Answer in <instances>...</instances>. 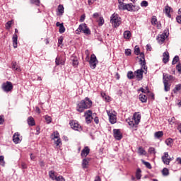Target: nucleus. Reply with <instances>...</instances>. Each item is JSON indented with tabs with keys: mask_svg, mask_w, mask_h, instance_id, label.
<instances>
[{
	"mask_svg": "<svg viewBox=\"0 0 181 181\" xmlns=\"http://www.w3.org/2000/svg\"><path fill=\"white\" fill-rule=\"evenodd\" d=\"M176 162L177 163V165H181V158L180 157L177 158Z\"/></svg>",
	"mask_w": 181,
	"mask_h": 181,
	"instance_id": "nucleus-64",
	"label": "nucleus"
},
{
	"mask_svg": "<svg viewBox=\"0 0 181 181\" xmlns=\"http://www.w3.org/2000/svg\"><path fill=\"white\" fill-rule=\"evenodd\" d=\"M27 122L28 125H30V127H35V119L32 116L28 117Z\"/></svg>",
	"mask_w": 181,
	"mask_h": 181,
	"instance_id": "nucleus-20",
	"label": "nucleus"
},
{
	"mask_svg": "<svg viewBox=\"0 0 181 181\" xmlns=\"http://www.w3.org/2000/svg\"><path fill=\"white\" fill-rule=\"evenodd\" d=\"M142 171L141 170L140 168H138L136 173V177L138 180H139V179H141V177H142V175H141V173Z\"/></svg>",
	"mask_w": 181,
	"mask_h": 181,
	"instance_id": "nucleus-36",
	"label": "nucleus"
},
{
	"mask_svg": "<svg viewBox=\"0 0 181 181\" xmlns=\"http://www.w3.org/2000/svg\"><path fill=\"white\" fill-rule=\"evenodd\" d=\"M162 173L163 176H168V175H169V170H168V168H163L162 170Z\"/></svg>",
	"mask_w": 181,
	"mask_h": 181,
	"instance_id": "nucleus-47",
	"label": "nucleus"
},
{
	"mask_svg": "<svg viewBox=\"0 0 181 181\" xmlns=\"http://www.w3.org/2000/svg\"><path fill=\"white\" fill-rule=\"evenodd\" d=\"M180 90H181V84L179 83L175 86V87L173 90V92L174 93V94H177V91H180Z\"/></svg>",
	"mask_w": 181,
	"mask_h": 181,
	"instance_id": "nucleus-31",
	"label": "nucleus"
},
{
	"mask_svg": "<svg viewBox=\"0 0 181 181\" xmlns=\"http://www.w3.org/2000/svg\"><path fill=\"white\" fill-rule=\"evenodd\" d=\"M151 25L155 26V25H156V22H158V19L156 18V16H153L151 18Z\"/></svg>",
	"mask_w": 181,
	"mask_h": 181,
	"instance_id": "nucleus-38",
	"label": "nucleus"
},
{
	"mask_svg": "<svg viewBox=\"0 0 181 181\" xmlns=\"http://www.w3.org/2000/svg\"><path fill=\"white\" fill-rule=\"evenodd\" d=\"M0 165H2V166H4V165H5V161H4L3 156H0Z\"/></svg>",
	"mask_w": 181,
	"mask_h": 181,
	"instance_id": "nucleus-57",
	"label": "nucleus"
},
{
	"mask_svg": "<svg viewBox=\"0 0 181 181\" xmlns=\"http://www.w3.org/2000/svg\"><path fill=\"white\" fill-rule=\"evenodd\" d=\"M84 115L86 117V122L87 124H91V119H93L94 117V115H93V112H91V110H87L86 112H85Z\"/></svg>",
	"mask_w": 181,
	"mask_h": 181,
	"instance_id": "nucleus-8",
	"label": "nucleus"
},
{
	"mask_svg": "<svg viewBox=\"0 0 181 181\" xmlns=\"http://www.w3.org/2000/svg\"><path fill=\"white\" fill-rule=\"evenodd\" d=\"M59 33H64V32H66V28H64L63 23H62V25L59 27Z\"/></svg>",
	"mask_w": 181,
	"mask_h": 181,
	"instance_id": "nucleus-39",
	"label": "nucleus"
},
{
	"mask_svg": "<svg viewBox=\"0 0 181 181\" xmlns=\"http://www.w3.org/2000/svg\"><path fill=\"white\" fill-rule=\"evenodd\" d=\"M98 25H99V26H103V25H104V18H103V17L99 18Z\"/></svg>",
	"mask_w": 181,
	"mask_h": 181,
	"instance_id": "nucleus-49",
	"label": "nucleus"
},
{
	"mask_svg": "<svg viewBox=\"0 0 181 181\" xmlns=\"http://www.w3.org/2000/svg\"><path fill=\"white\" fill-rule=\"evenodd\" d=\"M165 142L168 146L172 148L173 145V139H172V138L167 139Z\"/></svg>",
	"mask_w": 181,
	"mask_h": 181,
	"instance_id": "nucleus-25",
	"label": "nucleus"
},
{
	"mask_svg": "<svg viewBox=\"0 0 181 181\" xmlns=\"http://www.w3.org/2000/svg\"><path fill=\"white\" fill-rule=\"evenodd\" d=\"M139 52H140L139 47H138V45H136L134 47V53L136 54V56H138L139 54Z\"/></svg>",
	"mask_w": 181,
	"mask_h": 181,
	"instance_id": "nucleus-51",
	"label": "nucleus"
},
{
	"mask_svg": "<svg viewBox=\"0 0 181 181\" xmlns=\"http://www.w3.org/2000/svg\"><path fill=\"white\" fill-rule=\"evenodd\" d=\"M173 11V10L171 8V7L167 5L165 6L163 12L165 13V15H166V16H168V18H172V15H170V13Z\"/></svg>",
	"mask_w": 181,
	"mask_h": 181,
	"instance_id": "nucleus-13",
	"label": "nucleus"
},
{
	"mask_svg": "<svg viewBox=\"0 0 181 181\" xmlns=\"http://www.w3.org/2000/svg\"><path fill=\"white\" fill-rule=\"evenodd\" d=\"M148 153H150L151 155H155V153H156V151H155V148L153 147H150L148 148Z\"/></svg>",
	"mask_w": 181,
	"mask_h": 181,
	"instance_id": "nucleus-42",
	"label": "nucleus"
},
{
	"mask_svg": "<svg viewBox=\"0 0 181 181\" xmlns=\"http://www.w3.org/2000/svg\"><path fill=\"white\" fill-rule=\"evenodd\" d=\"M169 158V153L165 152L164 155L162 156V159H166Z\"/></svg>",
	"mask_w": 181,
	"mask_h": 181,
	"instance_id": "nucleus-59",
	"label": "nucleus"
},
{
	"mask_svg": "<svg viewBox=\"0 0 181 181\" xmlns=\"http://www.w3.org/2000/svg\"><path fill=\"white\" fill-rule=\"evenodd\" d=\"M163 84H164V90L168 92L170 91V83L168 82V79H166V75H163Z\"/></svg>",
	"mask_w": 181,
	"mask_h": 181,
	"instance_id": "nucleus-10",
	"label": "nucleus"
},
{
	"mask_svg": "<svg viewBox=\"0 0 181 181\" xmlns=\"http://www.w3.org/2000/svg\"><path fill=\"white\" fill-rule=\"evenodd\" d=\"M164 76H165V79L168 80V83H169V81H175V76H171V75H168V74H163Z\"/></svg>",
	"mask_w": 181,
	"mask_h": 181,
	"instance_id": "nucleus-27",
	"label": "nucleus"
},
{
	"mask_svg": "<svg viewBox=\"0 0 181 181\" xmlns=\"http://www.w3.org/2000/svg\"><path fill=\"white\" fill-rule=\"evenodd\" d=\"M69 124L72 129H74V131H78V132H81V131H83V127H81V125L78 124V122L72 120L69 122Z\"/></svg>",
	"mask_w": 181,
	"mask_h": 181,
	"instance_id": "nucleus-6",
	"label": "nucleus"
},
{
	"mask_svg": "<svg viewBox=\"0 0 181 181\" xmlns=\"http://www.w3.org/2000/svg\"><path fill=\"white\" fill-rule=\"evenodd\" d=\"M27 168H28V165H26V163H21V168L22 169H27Z\"/></svg>",
	"mask_w": 181,
	"mask_h": 181,
	"instance_id": "nucleus-63",
	"label": "nucleus"
},
{
	"mask_svg": "<svg viewBox=\"0 0 181 181\" xmlns=\"http://www.w3.org/2000/svg\"><path fill=\"white\" fill-rule=\"evenodd\" d=\"M140 64L141 66V69H138L137 71H134V77H136L139 81H141L142 78H144V70L148 69L146 67V62H145V54L144 52L140 53Z\"/></svg>",
	"mask_w": 181,
	"mask_h": 181,
	"instance_id": "nucleus-1",
	"label": "nucleus"
},
{
	"mask_svg": "<svg viewBox=\"0 0 181 181\" xmlns=\"http://www.w3.org/2000/svg\"><path fill=\"white\" fill-rule=\"evenodd\" d=\"M139 98L141 103H146V101H148V97L144 93H141L139 95Z\"/></svg>",
	"mask_w": 181,
	"mask_h": 181,
	"instance_id": "nucleus-22",
	"label": "nucleus"
},
{
	"mask_svg": "<svg viewBox=\"0 0 181 181\" xmlns=\"http://www.w3.org/2000/svg\"><path fill=\"white\" fill-rule=\"evenodd\" d=\"M90 153V148L88 146H86L81 153V156L82 158H87V156Z\"/></svg>",
	"mask_w": 181,
	"mask_h": 181,
	"instance_id": "nucleus-14",
	"label": "nucleus"
},
{
	"mask_svg": "<svg viewBox=\"0 0 181 181\" xmlns=\"http://www.w3.org/2000/svg\"><path fill=\"white\" fill-rule=\"evenodd\" d=\"M119 9L122 11H128L132 12V11H137L141 9L139 6H134L132 4H124Z\"/></svg>",
	"mask_w": 181,
	"mask_h": 181,
	"instance_id": "nucleus-3",
	"label": "nucleus"
},
{
	"mask_svg": "<svg viewBox=\"0 0 181 181\" xmlns=\"http://www.w3.org/2000/svg\"><path fill=\"white\" fill-rule=\"evenodd\" d=\"M71 60H72V66H74V67H77V66H78V60H77V59H71Z\"/></svg>",
	"mask_w": 181,
	"mask_h": 181,
	"instance_id": "nucleus-48",
	"label": "nucleus"
},
{
	"mask_svg": "<svg viewBox=\"0 0 181 181\" xmlns=\"http://www.w3.org/2000/svg\"><path fill=\"white\" fill-rule=\"evenodd\" d=\"M11 26H12V21H8L6 23V28L7 29V30H9V29H11Z\"/></svg>",
	"mask_w": 181,
	"mask_h": 181,
	"instance_id": "nucleus-43",
	"label": "nucleus"
},
{
	"mask_svg": "<svg viewBox=\"0 0 181 181\" xmlns=\"http://www.w3.org/2000/svg\"><path fill=\"white\" fill-rule=\"evenodd\" d=\"M55 180L56 181H65L66 180H64V177H63V176L59 175L55 178Z\"/></svg>",
	"mask_w": 181,
	"mask_h": 181,
	"instance_id": "nucleus-55",
	"label": "nucleus"
},
{
	"mask_svg": "<svg viewBox=\"0 0 181 181\" xmlns=\"http://www.w3.org/2000/svg\"><path fill=\"white\" fill-rule=\"evenodd\" d=\"M138 91H141L144 94H148L150 93L149 88H148V86H146L145 88H140L139 90H138Z\"/></svg>",
	"mask_w": 181,
	"mask_h": 181,
	"instance_id": "nucleus-30",
	"label": "nucleus"
},
{
	"mask_svg": "<svg viewBox=\"0 0 181 181\" xmlns=\"http://www.w3.org/2000/svg\"><path fill=\"white\" fill-rule=\"evenodd\" d=\"M165 39H166V34H160L157 37L158 43H163L165 42Z\"/></svg>",
	"mask_w": 181,
	"mask_h": 181,
	"instance_id": "nucleus-16",
	"label": "nucleus"
},
{
	"mask_svg": "<svg viewBox=\"0 0 181 181\" xmlns=\"http://www.w3.org/2000/svg\"><path fill=\"white\" fill-rule=\"evenodd\" d=\"M176 21H177V23H181V14L176 17Z\"/></svg>",
	"mask_w": 181,
	"mask_h": 181,
	"instance_id": "nucleus-62",
	"label": "nucleus"
},
{
	"mask_svg": "<svg viewBox=\"0 0 181 181\" xmlns=\"http://www.w3.org/2000/svg\"><path fill=\"white\" fill-rule=\"evenodd\" d=\"M83 33L84 35H91V30H90V28L88 27L84 30Z\"/></svg>",
	"mask_w": 181,
	"mask_h": 181,
	"instance_id": "nucleus-52",
	"label": "nucleus"
},
{
	"mask_svg": "<svg viewBox=\"0 0 181 181\" xmlns=\"http://www.w3.org/2000/svg\"><path fill=\"white\" fill-rule=\"evenodd\" d=\"M123 35L124 39H129L131 37V32L128 30L124 31Z\"/></svg>",
	"mask_w": 181,
	"mask_h": 181,
	"instance_id": "nucleus-35",
	"label": "nucleus"
},
{
	"mask_svg": "<svg viewBox=\"0 0 181 181\" xmlns=\"http://www.w3.org/2000/svg\"><path fill=\"white\" fill-rule=\"evenodd\" d=\"M13 142L14 144H19L21 142V139L19 138V133H15L13 136Z\"/></svg>",
	"mask_w": 181,
	"mask_h": 181,
	"instance_id": "nucleus-17",
	"label": "nucleus"
},
{
	"mask_svg": "<svg viewBox=\"0 0 181 181\" xmlns=\"http://www.w3.org/2000/svg\"><path fill=\"white\" fill-rule=\"evenodd\" d=\"M58 12L59 13V15H63V13H64V6H63V5L59 4L58 6Z\"/></svg>",
	"mask_w": 181,
	"mask_h": 181,
	"instance_id": "nucleus-32",
	"label": "nucleus"
},
{
	"mask_svg": "<svg viewBox=\"0 0 181 181\" xmlns=\"http://www.w3.org/2000/svg\"><path fill=\"white\" fill-rule=\"evenodd\" d=\"M12 40H13V46L14 49H16V47H18V35L13 34Z\"/></svg>",
	"mask_w": 181,
	"mask_h": 181,
	"instance_id": "nucleus-18",
	"label": "nucleus"
},
{
	"mask_svg": "<svg viewBox=\"0 0 181 181\" xmlns=\"http://www.w3.org/2000/svg\"><path fill=\"white\" fill-rule=\"evenodd\" d=\"M45 119L47 124H50V122H52V117H50L49 116L45 115Z\"/></svg>",
	"mask_w": 181,
	"mask_h": 181,
	"instance_id": "nucleus-45",
	"label": "nucleus"
},
{
	"mask_svg": "<svg viewBox=\"0 0 181 181\" xmlns=\"http://www.w3.org/2000/svg\"><path fill=\"white\" fill-rule=\"evenodd\" d=\"M162 160L165 165H169L170 163V159L168 158H162Z\"/></svg>",
	"mask_w": 181,
	"mask_h": 181,
	"instance_id": "nucleus-50",
	"label": "nucleus"
},
{
	"mask_svg": "<svg viewBox=\"0 0 181 181\" xmlns=\"http://www.w3.org/2000/svg\"><path fill=\"white\" fill-rule=\"evenodd\" d=\"M138 153H139V155H145V153H146V151H145V149H144L142 147H139Z\"/></svg>",
	"mask_w": 181,
	"mask_h": 181,
	"instance_id": "nucleus-40",
	"label": "nucleus"
},
{
	"mask_svg": "<svg viewBox=\"0 0 181 181\" xmlns=\"http://www.w3.org/2000/svg\"><path fill=\"white\" fill-rule=\"evenodd\" d=\"M91 105H93V101L90 98H86L76 105V111L78 112H84L85 110L91 108Z\"/></svg>",
	"mask_w": 181,
	"mask_h": 181,
	"instance_id": "nucleus-2",
	"label": "nucleus"
},
{
	"mask_svg": "<svg viewBox=\"0 0 181 181\" xmlns=\"http://www.w3.org/2000/svg\"><path fill=\"white\" fill-rule=\"evenodd\" d=\"M57 173L53 170H50L49 172V176L50 179H52V180H56V177H57Z\"/></svg>",
	"mask_w": 181,
	"mask_h": 181,
	"instance_id": "nucleus-24",
	"label": "nucleus"
},
{
	"mask_svg": "<svg viewBox=\"0 0 181 181\" xmlns=\"http://www.w3.org/2000/svg\"><path fill=\"white\" fill-rule=\"evenodd\" d=\"M168 122L170 124V125H173V124H179V122L176 121L175 117H173L171 119H168Z\"/></svg>",
	"mask_w": 181,
	"mask_h": 181,
	"instance_id": "nucleus-34",
	"label": "nucleus"
},
{
	"mask_svg": "<svg viewBox=\"0 0 181 181\" xmlns=\"http://www.w3.org/2000/svg\"><path fill=\"white\" fill-rule=\"evenodd\" d=\"M119 9L124 4V0H118Z\"/></svg>",
	"mask_w": 181,
	"mask_h": 181,
	"instance_id": "nucleus-60",
	"label": "nucleus"
},
{
	"mask_svg": "<svg viewBox=\"0 0 181 181\" xmlns=\"http://www.w3.org/2000/svg\"><path fill=\"white\" fill-rule=\"evenodd\" d=\"M87 24L86 23H82L79 25L78 28L76 30V33L77 35H80V32H84L86 30V28H87Z\"/></svg>",
	"mask_w": 181,
	"mask_h": 181,
	"instance_id": "nucleus-12",
	"label": "nucleus"
},
{
	"mask_svg": "<svg viewBox=\"0 0 181 181\" xmlns=\"http://www.w3.org/2000/svg\"><path fill=\"white\" fill-rule=\"evenodd\" d=\"M148 1H143L141 3V6H142L143 8H146V6H148Z\"/></svg>",
	"mask_w": 181,
	"mask_h": 181,
	"instance_id": "nucleus-53",
	"label": "nucleus"
},
{
	"mask_svg": "<svg viewBox=\"0 0 181 181\" xmlns=\"http://www.w3.org/2000/svg\"><path fill=\"white\" fill-rule=\"evenodd\" d=\"M163 62L165 64L169 62V52H165L163 54Z\"/></svg>",
	"mask_w": 181,
	"mask_h": 181,
	"instance_id": "nucleus-19",
	"label": "nucleus"
},
{
	"mask_svg": "<svg viewBox=\"0 0 181 181\" xmlns=\"http://www.w3.org/2000/svg\"><path fill=\"white\" fill-rule=\"evenodd\" d=\"M107 114L109 117L110 122L111 124H115L117 122V116L108 110H107Z\"/></svg>",
	"mask_w": 181,
	"mask_h": 181,
	"instance_id": "nucleus-11",
	"label": "nucleus"
},
{
	"mask_svg": "<svg viewBox=\"0 0 181 181\" xmlns=\"http://www.w3.org/2000/svg\"><path fill=\"white\" fill-rule=\"evenodd\" d=\"M90 162L89 158H83L82 161V167L83 169H87V166L88 165V163Z\"/></svg>",
	"mask_w": 181,
	"mask_h": 181,
	"instance_id": "nucleus-23",
	"label": "nucleus"
},
{
	"mask_svg": "<svg viewBox=\"0 0 181 181\" xmlns=\"http://www.w3.org/2000/svg\"><path fill=\"white\" fill-rule=\"evenodd\" d=\"M125 54H126V56H131V54H132L131 49H125Z\"/></svg>",
	"mask_w": 181,
	"mask_h": 181,
	"instance_id": "nucleus-56",
	"label": "nucleus"
},
{
	"mask_svg": "<svg viewBox=\"0 0 181 181\" xmlns=\"http://www.w3.org/2000/svg\"><path fill=\"white\" fill-rule=\"evenodd\" d=\"M52 137L53 141L60 139L59 132H57V131L54 132L53 134H52Z\"/></svg>",
	"mask_w": 181,
	"mask_h": 181,
	"instance_id": "nucleus-26",
	"label": "nucleus"
},
{
	"mask_svg": "<svg viewBox=\"0 0 181 181\" xmlns=\"http://www.w3.org/2000/svg\"><path fill=\"white\" fill-rule=\"evenodd\" d=\"M64 37H60L58 40V45H63V40H64Z\"/></svg>",
	"mask_w": 181,
	"mask_h": 181,
	"instance_id": "nucleus-58",
	"label": "nucleus"
},
{
	"mask_svg": "<svg viewBox=\"0 0 181 181\" xmlns=\"http://www.w3.org/2000/svg\"><path fill=\"white\" fill-rule=\"evenodd\" d=\"M113 136L117 141H121L122 139V133H121V130L119 129H114Z\"/></svg>",
	"mask_w": 181,
	"mask_h": 181,
	"instance_id": "nucleus-9",
	"label": "nucleus"
},
{
	"mask_svg": "<svg viewBox=\"0 0 181 181\" xmlns=\"http://www.w3.org/2000/svg\"><path fill=\"white\" fill-rule=\"evenodd\" d=\"M1 88L4 93H9L11 90H13V85L11 82L6 81V83H2Z\"/></svg>",
	"mask_w": 181,
	"mask_h": 181,
	"instance_id": "nucleus-5",
	"label": "nucleus"
},
{
	"mask_svg": "<svg viewBox=\"0 0 181 181\" xmlns=\"http://www.w3.org/2000/svg\"><path fill=\"white\" fill-rule=\"evenodd\" d=\"M54 144L57 146H59L60 144H62V139H57V140H54Z\"/></svg>",
	"mask_w": 181,
	"mask_h": 181,
	"instance_id": "nucleus-54",
	"label": "nucleus"
},
{
	"mask_svg": "<svg viewBox=\"0 0 181 181\" xmlns=\"http://www.w3.org/2000/svg\"><path fill=\"white\" fill-rule=\"evenodd\" d=\"M134 121L136 122V124H139V122H141V115H139V113H135L132 117Z\"/></svg>",
	"mask_w": 181,
	"mask_h": 181,
	"instance_id": "nucleus-21",
	"label": "nucleus"
},
{
	"mask_svg": "<svg viewBox=\"0 0 181 181\" xmlns=\"http://www.w3.org/2000/svg\"><path fill=\"white\" fill-rule=\"evenodd\" d=\"M143 163H144V165H145L146 167L148 168V169H152V165H151V163L149 162L143 160Z\"/></svg>",
	"mask_w": 181,
	"mask_h": 181,
	"instance_id": "nucleus-44",
	"label": "nucleus"
},
{
	"mask_svg": "<svg viewBox=\"0 0 181 181\" xmlns=\"http://www.w3.org/2000/svg\"><path fill=\"white\" fill-rule=\"evenodd\" d=\"M110 22L114 28H118L121 25V18L118 14L113 13L110 17Z\"/></svg>",
	"mask_w": 181,
	"mask_h": 181,
	"instance_id": "nucleus-4",
	"label": "nucleus"
},
{
	"mask_svg": "<svg viewBox=\"0 0 181 181\" xmlns=\"http://www.w3.org/2000/svg\"><path fill=\"white\" fill-rule=\"evenodd\" d=\"M176 69L177 70V71H179V73H181V64L179 63L177 66H176Z\"/></svg>",
	"mask_w": 181,
	"mask_h": 181,
	"instance_id": "nucleus-61",
	"label": "nucleus"
},
{
	"mask_svg": "<svg viewBox=\"0 0 181 181\" xmlns=\"http://www.w3.org/2000/svg\"><path fill=\"white\" fill-rule=\"evenodd\" d=\"M177 62H179V56L176 55L173 59V62H172V64L174 65V64H176V63H177Z\"/></svg>",
	"mask_w": 181,
	"mask_h": 181,
	"instance_id": "nucleus-41",
	"label": "nucleus"
},
{
	"mask_svg": "<svg viewBox=\"0 0 181 181\" xmlns=\"http://www.w3.org/2000/svg\"><path fill=\"white\" fill-rule=\"evenodd\" d=\"M12 69L16 70V71H21V68L19 66L16 67V62H12Z\"/></svg>",
	"mask_w": 181,
	"mask_h": 181,
	"instance_id": "nucleus-37",
	"label": "nucleus"
},
{
	"mask_svg": "<svg viewBox=\"0 0 181 181\" xmlns=\"http://www.w3.org/2000/svg\"><path fill=\"white\" fill-rule=\"evenodd\" d=\"M30 3L39 6L40 5V0H30Z\"/></svg>",
	"mask_w": 181,
	"mask_h": 181,
	"instance_id": "nucleus-46",
	"label": "nucleus"
},
{
	"mask_svg": "<svg viewBox=\"0 0 181 181\" xmlns=\"http://www.w3.org/2000/svg\"><path fill=\"white\" fill-rule=\"evenodd\" d=\"M127 122L129 124L130 127H134L135 128H136V127L138 126V124H136V122L133 117L132 119H127Z\"/></svg>",
	"mask_w": 181,
	"mask_h": 181,
	"instance_id": "nucleus-15",
	"label": "nucleus"
},
{
	"mask_svg": "<svg viewBox=\"0 0 181 181\" xmlns=\"http://www.w3.org/2000/svg\"><path fill=\"white\" fill-rule=\"evenodd\" d=\"M55 63L57 66H59V64H64V60L62 59L60 57H57L55 59Z\"/></svg>",
	"mask_w": 181,
	"mask_h": 181,
	"instance_id": "nucleus-29",
	"label": "nucleus"
},
{
	"mask_svg": "<svg viewBox=\"0 0 181 181\" xmlns=\"http://www.w3.org/2000/svg\"><path fill=\"white\" fill-rule=\"evenodd\" d=\"M127 78H128L129 80H132V79L135 78V73L134 74V72H132V71H129L127 73Z\"/></svg>",
	"mask_w": 181,
	"mask_h": 181,
	"instance_id": "nucleus-33",
	"label": "nucleus"
},
{
	"mask_svg": "<svg viewBox=\"0 0 181 181\" xmlns=\"http://www.w3.org/2000/svg\"><path fill=\"white\" fill-rule=\"evenodd\" d=\"M98 63V61L97 60V57H95V54H93L90 56V59L89 61V64L90 69H95L97 67V64Z\"/></svg>",
	"mask_w": 181,
	"mask_h": 181,
	"instance_id": "nucleus-7",
	"label": "nucleus"
},
{
	"mask_svg": "<svg viewBox=\"0 0 181 181\" xmlns=\"http://www.w3.org/2000/svg\"><path fill=\"white\" fill-rule=\"evenodd\" d=\"M154 136L157 139H159V138H162L163 136V132H162V131L156 132L154 134Z\"/></svg>",
	"mask_w": 181,
	"mask_h": 181,
	"instance_id": "nucleus-28",
	"label": "nucleus"
}]
</instances>
